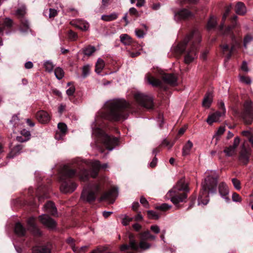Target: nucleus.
Wrapping results in <instances>:
<instances>
[{
  "instance_id": "nucleus-1",
  "label": "nucleus",
  "mask_w": 253,
  "mask_h": 253,
  "mask_svg": "<svg viewBox=\"0 0 253 253\" xmlns=\"http://www.w3.org/2000/svg\"><path fill=\"white\" fill-rule=\"evenodd\" d=\"M201 35L196 30H193L187 35L183 41L175 45V53H184V62L186 64L192 62L198 57Z\"/></svg>"
},
{
  "instance_id": "nucleus-2",
  "label": "nucleus",
  "mask_w": 253,
  "mask_h": 253,
  "mask_svg": "<svg viewBox=\"0 0 253 253\" xmlns=\"http://www.w3.org/2000/svg\"><path fill=\"white\" fill-rule=\"evenodd\" d=\"M129 239L128 244H123L120 246V250L122 252H125L130 249L133 251H146L149 249L151 244L148 242V241H154L156 237L152 235L148 230L140 233V241L138 244L135 235L131 233H128Z\"/></svg>"
},
{
  "instance_id": "nucleus-3",
  "label": "nucleus",
  "mask_w": 253,
  "mask_h": 253,
  "mask_svg": "<svg viewBox=\"0 0 253 253\" xmlns=\"http://www.w3.org/2000/svg\"><path fill=\"white\" fill-rule=\"evenodd\" d=\"M109 111L105 118L109 120L118 121L121 119H126L128 116L126 110L129 104L123 99H116L108 104Z\"/></svg>"
},
{
  "instance_id": "nucleus-4",
  "label": "nucleus",
  "mask_w": 253,
  "mask_h": 253,
  "mask_svg": "<svg viewBox=\"0 0 253 253\" xmlns=\"http://www.w3.org/2000/svg\"><path fill=\"white\" fill-rule=\"evenodd\" d=\"M218 178L209 175L202 183V188L198 198V205H207L209 201V193H215L217 191Z\"/></svg>"
},
{
  "instance_id": "nucleus-5",
  "label": "nucleus",
  "mask_w": 253,
  "mask_h": 253,
  "mask_svg": "<svg viewBox=\"0 0 253 253\" xmlns=\"http://www.w3.org/2000/svg\"><path fill=\"white\" fill-rule=\"evenodd\" d=\"M93 134L96 137V146L101 153H103L104 150L100 147L99 143L103 144L109 151L112 150L119 145L118 138L107 135L99 128L93 129Z\"/></svg>"
},
{
  "instance_id": "nucleus-6",
  "label": "nucleus",
  "mask_w": 253,
  "mask_h": 253,
  "mask_svg": "<svg viewBox=\"0 0 253 253\" xmlns=\"http://www.w3.org/2000/svg\"><path fill=\"white\" fill-rule=\"evenodd\" d=\"M189 192L190 188L185 178L179 179L175 185V210L182 208L183 203L187 201Z\"/></svg>"
},
{
  "instance_id": "nucleus-7",
  "label": "nucleus",
  "mask_w": 253,
  "mask_h": 253,
  "mask_svg": "<svg viewBox=\"0 0 253 253\" xmlns=\"http://www.w3.org/2000/svg\"><path fill=\"white\" fill-rule=\"evenodd\" d=\"M83 163L90 167L91 168V171L89 173V172L86 169L81 170L79 172L78 175L82 181H86L88 178L89 174L92 178H95L97 176L98 171L101 168L105 169L108 167L107 164L101 165L100 162L97 160L90 162L84 161Z\"/></svg>"
},
{
  "instance_id": "nucleus-8",
  "label": "nucleus",
  "mask_w": 253,
  "mask_h": 253,
  "mask_svg": "<svg viewBox=\"0 0 253 253\" xmlns=\"http://www.w3.org/2000/svg\"><path fill=\"white\" fill-rule=\"evenodd\" d=\"M240 116L246 125H251L253 122V103L250 100L244 101Z\"/></svg>"
},
{
  "instance_id": "nucleus-9",
  "label": "nucleus",
  "mask_w": 253,
  "mask_h": 253,
  "mask_svg": "<svg viewBox=\"0 0 253 253\" xmlns=\"http://www.w3.org/2000/svg\"><path fill=\"white\" fill-rule=\"evenodd\" d=\"M99 186L95 184L88 189H84L81 199L84 202L91 203L95 200L96 195L99 192Z\"/></svg>"
},
{
  "instance_id": "nucleus-10",
  "label": "nucleus",
  "mask_w": 253,
  "mask_h": 253,
  "mask_svg": "<svg viewBox=\"0 0 253 253\" xmlns=\"http://www.w3.org/2000/svg\"><path fill=\"white\" fill-rule=\"evenodd\" d=\"M136 101L141 106L147 108L151 109L153 107V99L151 96L138 92L134 95Z\"/></svg>"
},
{
  "instance_id": "nucleus-11",
  "label": "nucleus",
  "mask_w": 253,
  "mask_h": 253,
  "mask_svg": "<svg viewBox=\"0 0 253 253\" xmlns=\"http://www.w3.org/2000/svg\"><path fill=\"white\" fill-rule=\"evenodd\" d=\"M218 108L220 111H216L209 115L207 119V122L209 125H211L213 123L218 122L220 117L225 113L226 110L224 102H219Z\"/></svg>"
},
{
  "instance_id": "nucleus-12",
  "label": "nucleus",
  "mask_w": 253,
  "mask_h": 253,
  "mask_svg": "<svg viewBox=\"0 0 253 253\" xmlns=\"http://www.w3.org/2000/svg\"><path fill=\"white\" fill-rule=\"evenodd\" d=\"M60 190L64 193H72L77 188L76 184L71 180H61Z\"/></svg>"
},
{
  "instance_id": "nucleus-13",
  "label": "nucleus",
  "mask_w": 253,
  "mask_h": 253,
  "mask_svg": "<svg viewBox=\"0 0 253 253\" xmlns=\"http://www.w3.org/2000/svg\"><path fill=\"white\" fill-rule=\"evenodd\" d=\"M41 223L47 228L53 229L56 226L55 221L47 214H42L39 217Z\"/></svg>"
},
{
  "instance_id": "nucleus-14",
  "label": "nucleus",
  "mask_w": 253,
  "mask_h": 253,
  "mask_svg": "<svg viewBox=\"0 0 253 253\" xmlns=\"http://www.w3.org/2000/svg\"><path fill=\"white\" fill-rule=\"evenodd\" d=\"M77 171L70 169L68 166L63 167L61 173V180H70L69 179L76 176Z\"/></svg>"
},
{
  "instance_id": "nucleus-15",
  "label": "nucleus",
  "mask_w": 253,
  "mask_h": 253,
  "mask_svg": "<svg viewBox=\"0 0 253 253\" xmlns=\"http://www.w3.org/2000/svg\"><path fill=\"white\" fill-rule=\"evenodd\" d=\"M118 193V190L115 188L111 189L109 191L104 193L99 199V201H106L109 204H112L115 201L113 197L116 196Z\"/></svg>"
},
{
  "instance_id": "nucleus-16",
  "label": "nucleus",
  "mask_w": 253,
  "mask_h": 253,
  "mask_svg": "<svg viewBox=\"0 0 253 253\" xmlns=\"http://www.w3.org/2000/svg\"><path fill=\"white\" fill-rule=\"evenodd\" d=\"M36 218L31 217L27 221L28 225V229L35 235L40 236L41 235V232L38 228L36 222Z\"/></svg>"
},
{
  "instance_id": "nucleus-17",
  "label": "nucleus",
  "mask_w": 253,
  "mask_h": 253,
  "mask_svg": "<svg viewBox=\"0 0 253 253\" xmlns=\"http://www.w3.org/2000/svg\"><path fill=\"white\" fill-rule=\"evenodd\" d=\"M218 192L220 196L223 197L227 203H229L230 201L228 196L229 189L228 186L222 182L218 185Z\"/></svg>"
},
{
  "instance_id": "nucleus-18",
  "label": "nucleus",
  "mask_w": 253,
  "mask_h": 253,
  "mask_svg": "<svg viewBox=\"0 0 253 253\" xmlns=\"http://www.w3.org/2000/svg\"><path fill=\"white\" fill-rule=\"evenodd\" d=\"M36 118L38 121L42 124H47L50 120V115L43 110H41L36 114Z\"/></svg>"
},
{
  "instance_id": "nucleus-19",
  "label": "nucleus",
  "mask_w": 253,
  "mask_h": 253,
  "mask_svg": "<svg viewBox=\"0 0 253 253\" xmlns=\"http://www.w3.org/2000/svg\"><path fill=\"white\" fill-rule=\"evenodd\" d=\"M45 212L50 213L52 215L57 214V209L54 203L51 201H48L44 206L43 208Z\"/></svg>"
},
{
  "instance_id": "nucleus-20",
  "label": "nucleus",
  "mask_w": 253,
  "mask_h": 253,
  "mask_svg": "<svg viewBox=\"0 0 253 253\" xmlns=\"http://www.w3.org/2000/svg\"><path fill=\"white\" fill-rule=\"evenodd\" d=\"M239 161L244 165H247L250 161V153L249 151L244 148L239 153Z\"/></svg>"
},
{
  "instance_id": "nucleus-21",
  "label": "nucleus",
  "mask_w": 253,
  "mask_h": 253,
  "mask_svg": "<svg viewBox=\"0 0 253 253\" xmlns=\"http://www.w3.org/2000/svg\"><path fill=\"white\" fill-rule=\"evenodd\" d=\"M212 92L208 91L203 100V106L209 108L212 102Z\"/></svg>"
},
{
  "instance_id": "nucleus-22",
  "label": "nucleus",
  "mask_w": 253,
  "mask_h": 253,
  "mask_svg": "<svg viewBox=\"0 0 253 253\" xmlns=\"http://www.w3.org/2000/svg\"><path fill=\"white\" fill-rule=\"evenodd\" d=\"M58 128L61 134H59L57 132L55 135V138L56 139H60L66 134L67 130V126L65 124L60 123L58 124Z\"/></svg>"
},
{
  "instance_id": "nucleus-23",
  "label": "nucleus",
  "mask_w": 253,
  "mask_h": 253,
  "mask_svg": "<svg viewBox=\"0 0 253 253\" xmlns=\"http://www.w3.org/2000/svg\"><path fill=\"white\" fill-rule=\"evenodd\" d=\"M148 83L155 87L160 86L162 84V81L155 77L151 76L150 74H147L145 77Z\"/></svg>"
},
{
  "instance_id": "nucleus-24",
  "label": "nucleus",
  "mask_w": 253,
  "mask_h": 253,
  "mask_svg": "<svg viewBox=\"0 0 253 253\" xmlns=\"http://www.w3.org/2000/svg\"><path fill=\"white\" fill-rule=\"evenodd\" d=\"M22 148L23 146L21 144L15 145L14 147H13V148L11 149L10 152L7 155V158H13L15 156L20 154L22 152Z\"/></svg>"
},
{
  "instance_id": "nucleus-25",
  "label": "nucleus",
  "mask_w": 253,
  "mask_h": 253,
  "mask_svg": "<svg viewBox=\"0 0 253 253\" xmlns=\"http://www.w3.org/2000/svg\"><path fill=\"white\" fill-rule=\"evenodd\" d=\"M236 13L240 15H244L246 12V8L245 3L242 1H238L235 7Z\"/></svg>"
},
{
  "instance_id": "nucleus-26",
  "label": "nucleus",
  "mask_w": 253,
  "mask_h": 253,
  "mask_svg": "<svg viewBox=\"0 0 253 253\" xmlns=\"http://www.w3.org/2000/svg\"><path fill=\"white\" fill-rule=\"evenodd\" d=\"M192 15V12L185 8L182 9L177 12H175V16H178L179 18L183 19H186Z\"/></svg>"
},
{
  "instance_id": "nucleus-27",
  "label": "nucleus",
  "mask_w": 253,
  "mask_h": 253,
  "mask_svg": "<svg viewBox=\"0 0 253 253\" xmlns=\"http://www.w3.org/2000/svg\"><path fill=\"white\" fill-rule=\"evenodd\" d=\"M14 231L15 233L19 236H24L26 232V229L20 222L16 223Z\"/></svg>"
},
{
  "instance_id": "nucleus-28",
  "label": "nucleus",
  "mask_w": 253,
  "mask_h": 253,
  "mask_svg": "<svg viewBox=\"0 0 253 253\" xmlns=\"http://www.w3.org/2000/svg\"><path fill=\"white\" fill-rule=\"evenodd\" d=\"M26 13V8L24 5H22L18 8L14 13V14L19 19H22Z\"/></svg>"
},
{
  "instance_id": "nucleus-29",
  "label": "nucleus",
  "mask_w": 253,
  "mask_h": 253,
  "mask_svg": "<svg viewBox=\"0 0 253 253\" xmlns=\"http://www.w3.org/2000/svg\"><path fill=\"white\" fill-rule=\"evenodd\" d=\"M96 50L95 46L88 45L83 49V53L87 56H91Z\"/></svg>"
},
{
  "instance_id": "nucleus-30",
  "label": "nucleus",
  "mask_w": 253,
  "mask_h": 253,
  "mask_svg": "<svg viewBox=\"0 0 253 253\" xmlns=\"http://www.w3.org/2000/svg\"><path fill=\"white\" fill-rule=\"evenodd\" d=\"M33 253H50V250L47 247L37 246L33 248Z\"/></svg>"
},
{
  "instance_id": "nucleus-31",
  "label": "nucleus",
  "mask_w": 253,
  "mask_h": 253,
  "mask_svg": "<svg viewBox=\"0 0 253 253\" xmlns=\"http://www.w3.org/2000/svg\"><path fill=\"white\" fill-rule=\"evenodd\" d=\"M120 38L121 42L125 45H129L132 42V39L127 34H122Z\"/></svg>"
},
{
  "instance_id": "nucleus-32",
  "label": "nucleus",
  "mask_w": 253,
  "mask_h": 253,
  "mask_svg": "<svg viewBox=\"0 0 253 253\" xmlns=\"http://www.w3.org/2000/svg\"><path fill=\"white\" fill-rule=\"evenodd\" d=\"M66 242L74 252L76 253L78 251V247L76 246V241L74 239L69 237L66 239Z\"/></svg>"
},
{
  "instance_id": "nucleus-33",
  "label": "nucleus",
  "mask_w": 253,
  "mask_h": 253,
  "mask_svg": "<svg viewBox=\"0 0 253 253\" xmlns=\"http://www.w3.org/2000/svg\"><path fill=\"white\" fill-rule=\"evenodd\" d=\"M193 146L192 142L190 141H188L184 145L182 148V154L183 156H187L188 155L191 148Z\"/></svg>"
},
{
  "instance_id": "nucleus-34",
  "label": "nucleus",
  "mask_w": 253,
  "mask_h": 253,
  "mask_svg": "<svg viewBox=\"0 0 253 253\" xmlns=\"http://www.w3.org/2000/svg\"><path fill=\"white\" fill-rule=\"evenodd\" d=\"M162 78L165 83L167 84H172L174 81V77L173 74H163Z\"/></svg>"
},
{
  "instance_id": "nucleus-35",
  "label": "nucleus",
  "mask_w": 253,
  "mask_h": 253,
  "mask_svg": "<svg viewBox=\"0 0 253 253\" xmlns=\"http://www.w3.org/2000/svg\"><path fill=\"white\" fill-rule=\"evenodd\" d=\"M104 61L101 58H98L95 65V72L100 73L104 68Z\"/></svg>"
},
{
  "instance_id": "nucleus-36",
  "label": "nucleus",
  "mask_w": 253,
  "mask_h": 253,
  "mask_svg": "<svg viewBox=\"0 0 253 253\" xmlns=\"http://www.w3.org/2000/svg\"><path fill=\"white\" fill-rule=\"evenodd\" d=\"M118 18V14L116 13H112L110 15H103L101 19L105 21H111L116 19Z\"/></svg>"
},
{
  "instance_id": "nucleus-37",
  "label": "nucleus",
  "mask_w": 253,
  "mask_h": 253,
  "mask_svg": "<svg viewBox=\"0 0 253 253\" xmlns=\"http://www.w3.org/2000/svg\"><path fill=\"white\" fill-rule=\"evenodd\" d=\"M147 212L148 217L151 219L157 220L160 218L161 216V214L160 213L152 210L148 211Z\"/></svg>"
},
{
  "instance_id": "nucleus-38",
  "label": "nucleus",
  "mask_w": 253,
  "mask_h": 253,
  "mask_svg": "<svg viewBox=\"0 0 253 253\" xmlns=\"http://www.w3.org/2000/svg\"><path fill=\"white\" fill-rule=\"evenodd\" d=\"M171 206L169 205L166 203H164L160 205H156L155 206V209L158 211H165L169 210L170 208H171Z\"/></svg>"
},
{
  "instance_id": "nucleus-39",
  "label": "nucleus",
  "mask_w": 253,
  "mask_h": 253,
  "mask_svg": "<svg viewBox=\"0 0 253 253\" xmlns=\"http://www.w3.org/2000/svg\"><path fill=\"white\" fill-rule=\"evenodd\" d=\"M236 150L233 148L232 145L228 147H225L224 149L223 152L225 153L226 156L228 157H231L233 156Z\"/></svg>"
},
{
  "instance_id": "nucleus-40",
  "label": "nucleus",
  "mask_w": 253,
  "mask_h": 253,
  "mask_svg": "<svg viewBox=\"0 0 253 253\" xmlns=\"http://www.w3.org/2000/svg\"><path fill=\"white\" fill-rule=\"evenodd\" d=\"M197 199V194L196 192H194L193 194L189 197V205L187 210H189L193 208L194 204L196 203Z\"/></svg>"
},
{
  "instance_id": "nucleus-41",
  "label": "nucleus",
  "mask_w": 253,
  "mask_h": 253,
  "mask_svg": "<svg viewBox=\"0 0 253 253\" xmlns=\"http://www.w3.org/2000/svg\"><path fill=\"white\" fill-rule=\"evenodd\" d=\"M54 74L57 79L60 80L64 77V71L62 68L57 67L54 70Z\"/></svg>"
},
{
  "instance_id": "nucleus-42",
  "label": "nucleus",
  "mask_w": 253,
  "mask_h": 253,
  "mask_svg": "<svg viewBox=\"0 0 253 253\" xmlns=\"http://www.w3.org/2000/svg\"><path fill=\"white\" fill-rule=\"evenodd\" d=\"M44 66L46 71L51 72L52 71L54 65L52 62L46 61L44 62Z\"/></svg>"
},
{
  "instance_id": "nucleus-43",
  "label": "nucleus",
  "mask_w": 253,
  "mask_h": 253,
  "mask_svg": "<svg viewBox=\"0 0 253 253\" xmlns=\"http://www.w3.org/2000/svg\"><path fill=\"white\" fill-rule=\"evenodd\" d=\"M90 66L88 64L85 65L83 67L82 73L84 78L86 77L90 73Z\"/></svg>"
},
{
  "instance_id": "nucleus-44",
  "label": "nucleus",
  "mask_w": 253,
  "mask_h": 253,
  "mask_svg": "<svg viewBox=\"0 0 253 253\" xmlns=\"http://www.w3.org/2000/svg\"><path fill=\"white\" fill-rule=\"evenodd\" d=\"M230 7H228L226 9L225 11L224 12L223 15L222 16V22H221V29L224 28V23L227 17L228 16L229 13L230 12Z\"/></svg>"
},
{
  "instance_id": "nucleus-45",
  "label": "nucleus",
  "mask_w": 253,
  "mask_h": 253,
  "mask_svg": "<svg viewBox=\"0 0 253 253\" xmlns=\"http://www.w3.org/2000/svg\"><path fill=\"white\" fill-rule=\"evenodd\" d=\"M122 223L124 226L127 225L132 220V217H129L126 215H122Z\"/></svg>"
},
{
  "instance_id": "nucleus-46",
  "label": "nucleus",
  "mask_w": 253,
  "mask_h": 253,
  "mask_svg": "<svg viewBox=\"0 0 253 253\" xmlns=\"http://www.w3.org/2000/svg\"><path fill=\"white\" fill-rule=\"evenodd\" d=\"M167 200H170L171 202L174 203V191L172 189L169 190L165 196Z\"/></svg>"
},
{
  "instance_id": "nucleus-47",
  "label": "nucleus",
  "mask_w": 253,
  "mask_h": 253,
  "mask_svg": "<svg viewBox=\"0 0 253 253\" xmlns=\"http://www.w3.org/2000/svg\"><path fill=\"white\" fill-rule=\"evenodd\" d=\"M68 37L70 40L72 41H76L78 37L77 34L72 30L69 31Z\"/></svg>"
},
{
  "instance_id": "nucleus-48",
  "label": "nucleus",
  "mask_w": 253,
  "mask_h": 253,
  "mask_svg": "<svg viewBox=\"0 0 253 253\" xmlns=\"http://www.w3.org/2000/svg\"><path fill=\"white\" fill-rule=\"evenodd\" d=\"M3 24L7 28H11L13 25V21L9 18H5L3 21Z\"/></svg>"
},
{
  "instance_id": "nucleus-49",
  "label": "nucleus",
  "mask_w": 253,
  "mask_h": 253,
  "mask_svg": "<svg viewBox=\"0 0 253 253\" xmlns=\"http://www.w3.org/2000/svg\"><path fill=\"white\" fill-rule=\"evenodd\" d=\"M232 183L233 184V186L235 188H236L237 190H239L241 188V183L240 181L236 179V178H233L232 179Z\"/></svg>"
},
{
  "instance_id": "nucleus-50",
  "label": "nucleus",
  "mask_w": 253,
  "mask_h": 253,
  "mask_svg": "<svg viewBox=\"0 0 253 253\" xmlns=\"http://www.w3.org/2000/svg\"><path fill=\"white\" fill-rule=\"evenodd\" d=\"M140 203L146 208H149V204L146 199L143 196H141L140 199Z\"/></svg>"
},
{
  "instance_id": "nucleus-51",
  "label": "nucleus",
  "mask_w": 253,
  "mask_h": 253,
  "mask_svg": "<svg viewBox=\"0 0 253 253\" xmlns=\"http://www.w3.org/2000/svg\"><path fill=\"white\" fill-rule=\"evenodd\" d=\"M232 200L235 202H240L242 201V198L240 195H238L236 192H233L232 195Z\"/></svg>"
},
{
  "instance_id": "nucleus-52",
  "label": "nucleus",
  "mask_w": 253,
  "mask_h": 253,
  "mask_svg": "<svg viewBox=\"0 0 253 253\" xmlns=\"http://www.w3.org/2000/svg\"><path fill=\"white\" fill-rule=\"evenodd\" d=\"M21 135L25 138H27V141L30 139L31 134L29 131L24 129L21 131Z\"/></svg>"
},
{
  "instance_id": "nucleus-53",
  "label": "nucleus",
  "mask_w": 253,
  "mask_h": 253,
  "mask_svg": "<svg viewBox=\"0 0 253 253\" xmlns=\"http://www.w3.org/2000/svg\"><path fill=\"white\" fill-rule=\"evenodd\" d=\"M135 33L136 36L138 38H142L144 37V35H145V32L143 30L138 29H136L135 30Z\"/></svg>"
},
{
  "instance_id": "nucleus-54",
  "label": "nucleus",
  "mask_w": 253,
  "mask_h": 253,
  "mask_svg": "<svg viewBox=\"0 0 253 253\" xmlns=\"http://www.w3.org/2000/svg\"><path fill=\"white\" fill-rule=\"evenodd\" d=\"M187 126H184L183 127H182L181 128H180L178 131V133L177 134V137L175 138V140H176V139L179 138V137L182 135L183 134H184L185 130L187 129Z\"/></svg>"
},
{
  "instance_id": "nucleus-55",
  "label": "nucleus",
  "mask_w": 253,
  "mask_h": 253,
  "mask_svg": "<svg viewBox=\"0 0 253 253\" xmlns=\"http://www.w3.org/2000/svg\"><path fill=\"white\" fill-rule=\"evenodd\" d=\"M129 12L130 15H134L136 17H139L140 14H139L138 11L137 9L134 7H131L129 9Z\"/></svg>"
},
{
  "instance_id": "nucleus-56",
  "label": "nucleus",
  "mask_w": 253,
  "mask_h": 253,
  "mask_svg": "<svg viewBox=\"0 0 253 253\" xmlns=\"http://www.w3.org/2000/svg\"><path fill=\"white\" fill-rule=\"evenodd\" d=\"M240 139L239 136H236L234 138L233 144V145H232L234 150H236L237 149V148L238 147V146H239V145L240 144Z\"/></svg>"
},
{
  "instance_id": "nucleus-57",
  "label": "nucleus",
  "mask_w": 253,
  "mask_h": 253,
  "mask_svg": "<svg viewBox=\"0 0 253 253\" xmlns=\"http://www.w3.org/2000/svg\"><path fill=\"white\" fill-rule=\"evenodd\" d=\"M22 25L24 27L25 30H27L29 29L30 25L28 21L26 19H22L21 21Z\"/></svg>"
},
{
  "instance_id": "nucleus-58",
  "label": "nucleus",
  "mask_w": 253,
  "mask_h": 253,
  "mask_svg": "<svg viewBox=\"0 0 253 253\" xmlns=\"http://www.w3.org/2000/svg\"><path fill=\"white\" fill-rule=\"evenodd\" d=\"M253 38L250 35H247L244 38V46L246 47L247 44L252 40Z\"/></svg>"
},
{
  "instance_id": "nucleus-59",
  "label": "nucleus",
  "mask_w": 253,
  "mask_h": 253,
  "mask_svg": "<svg viewBox=\"0 0 253 253\" xmlns=\"http://www.w3.org/2000/svg\"><path fill=\"white\" fill-rule=\"evenodd\" d=\"M57 15V11L55 9L50 8L49 17V18H53Z\"/></svg>"
},
{
  "instance_id": "nucleus-60",
  "label": "nucleus",
  "mask_w": 253,
  "mask_h": 253,
  "mask_svg": "<svg viewBox=\"0 0 253 253\" xmlns=\"http://www.w3.org/2000/svg\"><path fill=\"white\" fill-rule=\"evenodd\" d=\"M150 229L155 234H158L160 232V228L157 225H152L150 227Z\"/></svg>"
},
{
  "instance_id": "nucleus-61",
  "label": "nucleus",
  "mask_w": 253,
  "mask_h": 253,
  "mask_svg": "<svg viewBox=\"0 0 253 253\" xmlns=\"http://www.w3.org/2000/svg\"><path fill=\"white\" fill-rule=\"evenodd\" d=\"M216 26V23L212 20H209L208 22V29H211L215 28Z\"/></svg>"
},
{
  "instance_id": "nucleus-62",
  "label": "nucleus",
  "mask_w": 253,
  "mask_h": 253,
  "mask_svg": "<svg viewBox=\"0 0 253 253\" xmlns=\"http://www.w3.org/2000/svg\"><path fill=\"white\" fill-rule=\"evenodd\" d=\"M75 91V88L74 86L70 87L66 90V93L69 96L72 95Z\"/></svg>"
},
{
  "instance_id": "nucleus-63",
  "label": "nucleus",
  "mask_w": 253,
  "mask_h": 253,
  "mask_svg": "<svg viewBox=\"0 0 253 253\" xmlns=\"http://www.w3.org/2000/svg\"><path fill=\"white\" fill-rule=\"evenodd\" d=\"M88 246H83L80 248H78V251L76 252L77 253H84L85 252L86 250L88 249Z\"/></svg>"
},
{
  "instance_id": "nucleus-64",
  "label": "nucleus",
  "mask_w": 253,
  "mask_h": 253,
  "mask_svg": "<svg viewBox=\"0 0 253 253\" xmlns=\"http://www.w3.org/2000/svg\"><path fill=\"white\" fill-rule=\"evenodd\" d=\"M225 131V128L224 127L220 126L218 128V130L216 132V134L218 135H221L223 134Z\"/></svg>"
}]
</instances>
